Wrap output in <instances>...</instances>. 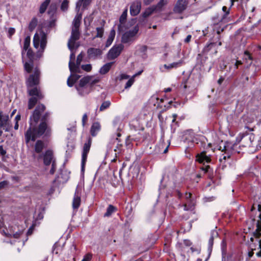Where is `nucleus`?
I'll return each instance as SVG.
<instances>
[{
	"label": "nucleus",
	"mask_w": 261,
	"mask_h": 261,
	"mask_svg": "<svg viewBox=\"0 0 261 261\" xmlns=\"http://www.w3.org/2000/svg\"><path fill=\"white\" fill-rule=\"evenodd\" d=\"M45 106L43 104H39L36 107L30 118V127L25 133V142L28 143L30 141H35L36 138L43 136L48 138L51 135V127L50 124L40 122L38 126V123L40 118V115L45 110Z\"/></svg>",
	"instance_id": "1"
},
{
	"label": "nucleus",
	"mask_w": 261,
	"mask_h": 261,
	"mask_svg": "<svg viewBox=\"0 0 261 261\" xmlns=\"http://www.w3.org/2000/svg\"><path fill=\"white\" fill-rule=\"evenodd\" d=\"M32 73L30 74L26 81V85L29 95L31 96L28 101V109H32L37 101L44 97L40 87V83L41 71L38 67L32 68Z\"/></svg>",
	"instance_id": "2"
},
{
	"label": "nucleus",
	"mask_w": 261,
	"mask_h": 261,
	"mask_svg": "<svg viewBox=\"0 0 261 261\" xmlns=\"http://www.w3.org/2000/svg\"><path fill=\"white\" fill-rule=\"evenodd\" d=\"M41 159H43L45 166L51 165V168L49 172L51 174H54L56 170L57 164L53 151L49 149L46 150L42 154H40L38 156V160Z\"/></svg>",
	"instance_id": "3"
},
{
	"label": "nucleus",
	"mask_w": 261,
	"mask_h": 261,
	"mask_svg": "<svg viewBox=\"0 0 261 261\" xmlns=\"http://www.w3.org/2000/svg\"><path fill=\"white\" fill-rule=\"evenodd\" d=\"M47 43V36L43 31L36 33L33 38V45L35 48H38L39 46L42 52L44 51Z\"/></svg>",
	"instance_id": "4"
},
{
	"label": "nucleus",
	"mask_w": 261,
	"mask_h": 261,
	"mask_svg": "<svg viewBox=\"0 0 261 261\" xmlns=\"http://www.w3.org/2000/svg\"><path fill=\"white\" fill-rule=\"evenodd\" d=\"M138 31V27L135 26L132 30H128L124 33L121 37V42L122 43H128L129 44L133 43L135 40L136 36Z\"/></svg>",
	"instance_id": "5"
},
{
	"label": "nucleus",
	"mask_w": 261,
	"mask_h": 261,
	"mask_svg": "<svg viewBox=\"0 0 261 261\" xmlns=\"http://www.w3.org/2000/svg\"><path fill=\"white\" fill-rule=\"evenodd\" d=\"M89 76L84 77L80 80L79 85L76 87L79 94L82 96L88 94L89 90Z\"/></svg>",
	"instance_id": "6"
},
{
	"label": "nucleus",
	"mask_w": 261,
	"mask_h": 261,
	"mask_svg": "<svg viewBox=\"0 0 261 261\" xmlns=\"http://www.w3.org/2000/svg\"><path fill=\"white\" fill-rule=\"evenodd\" d=\"M91 144L92 139L89 137L87 141L84 144L83 148L81 161V171L83 172L85 170V167L87 162L88 154L89 152Z\"/></svg>",
	"instance_id": "7"
},
{
	"label": "nucleus",
	"mask_w": 261,
	"mask_h": 261,
	"mask_svg": "<svg viewBox=\"0 0 261 261\" xmlns=\"http://www.w3.org/2000/svg\"><path fill=\"white\" fill-rule=\"evenodd\" d=\"M237 146L238 144L237 143H233L231 142H226L223 146H220L218 149L222 152H225V153L232 155L236 152L240 153V151L237 149Z\"/></svg>",
	"instance_id": "8"
},
{
	"label": "nucleus",
	"mask_w": 261,
	"mask_h": 261,
	"mask_svg": "<svg viewBox=\"0 0 261 261\" xmlns=\"http://www.w3.org/2000/svg\"><path fill=\"white\" fill-rule=\"evenodd\" d=\"M84 57L83 52L81 53L77 57L76 63L69 61V68L71 72H81L80 65Z\"/></svg>",
	"instance_id": "9"
},
{
	"label": "nucleus",
	"mask_w": 261,
	"mask_h": 261,
	"mask_svg": "<svg viewBox=\"0 0 261 261\" xmlns=\"http://www.w3.org/2000/svg\"><path fill=\"white\" fill-rule=\"evenodd\" d=\"M123 48L124 45L121 43L114 45L108 52V59L110 60H114L116 59L120 55Z\"/></svg>",
	"instance_id": "10"
},
{
	"label": "nucleus",
	"mask_w": 261,
	"mask_h": 261,
	"mask_svg": "<svg viewBox=\"0 0 261 261\" xmlns=\"http://www.w3.org/2000/svg\"><path fill=\"white\" fill-rule=\"evenodd\" d=\"M80 36L79 29H72L71 35L68 42V47L70 51L73 50L75 42L79 39Z\"/></svg>",
	"instance_id": "11"
},
{
	"label": "nucleus",
	"mask_w": 261,
	"mask_h": 261,
	"mask_svg": "<svg viewBox=\"0 0 261 261\" xmlns=\"http://www.w3.org/2000/svg\"><path fill=\"white\" fill-rule=\"evenodd\" d=\"M188 0H177L173 8V11L177 14L182 13L187 8Z\"/></svg>",
	"instance_id": "12"
},
{
	"label": "nucleus",
	"mask_w": 261,
	"mask_h": 261,
	"mask_svg": "<svg viewBox=\"0 0 261 261\" xmlns=\"http://www.w3.org/2000/svg\"><path fill=\"white\" fill-rule=\"evenodd\" d=\"M254 138V135L252 134L242 135L240 141H242V145L244 146L252 147Z\"/></svg>",
	"instance_id": "13"
},
{
	"label": "nucleus",
	"mask_w": 261,
	"mask_h": 261,
	"mask_svg": "<svg viewBox=\"0 0 261 261\" xmlns=\"http://www.w3.org/2000/svg\"><path fill=\"white\" fill-rule=\"evenodd\" d=\"M27 51V56L28 58L29 59V60H30L31 63L25 62V63L24 64V68L25 70L28 73H31L32 70L33 68V63L32 60L34 58V53L31 48L28 49Z\"/></svg>",
	"instance_id": "14"
},
{
	"label": "nucleus",
	"mask_w": 261,
	"mask_h": 261,
	"mask_svg": "<svg viewBox=\"0 0 261 261\" xmlns=\"http://www.w3.org/2000/svg\"><path fill=\"white\" fill-rule=\"evenodd\" d=\"M89 58L96 59L102 54V50L99 48L91 47L87 50Z\"/></svg>",
	"instance_id": "15"
},
{
	"label": "nucleus",
	"mask_w": 261,
	"mask_h": 261,
	"mask_svg": "<svg viewBox=\"0 0 261 261\" xmlns=\"http://www.w3.org/2000/svg\"><path fill=\"white\" fill-rule=\"evenodd\" d=\"M141 4L139 1L134 2L130 7V13L132 16L137 15L141 10Z\"/></svg>",
	"instance_id": "16"
},
{
	"label": "nucleus",
	"mask_w": 261,
	"mask_h": 261,
	"mask_svg": "<svg viewBox=\"0 0 261 261\" xmlns=\"http://www.w3.org/2000/svg\"><path fill=\"white\" fill-rule=\"evenodd\" d=\"M81 192L76 188L72 201V207L74 209H77L81 204Z\"/></svg>",
	"instance_id": "17"
},
{
	"label": "nucleus",
	"mask_w": 261,
	"mask_h": 261,
	"mask_svg": "<svg viewBox=\"0 0 261 261\" xmlns=\"http://www.w3.org/2000/svg\"><path fill=\"white\" fill-rule=\"evenodd\" d=\"M196 161L199 163H202L204 165L205 163H210L211 160L210 156L206 155V152L205 151H203L196 155Z\"/></svg>",
	"instance_id": "18"
},
{
	"label": "nucleus",
	"mask_w": 261,
	"mask_h": 261,
	"mask_svg": "<svg viewBox=\"0 0 261 261\" xmlns=\"http://www.w3.org/2000/svg\"><path fill=\"white\" fill-rule=\"evenodd\" d=\"M243 60L247 65L246 67L248 68L252 64L253 61V58L251 54H250L248 50H245L244 51L243 56Z\"/></svg>",
	"instance_id": "19"
},
{
	"label": "nucleus",
	"mask_w": 261,
	"mask_h": 261,
	"mask_svg": "<svg viewBox=\"0 0 261 261\" xmlns=\"http://www.w3.org/2000/svg\"><path fill=\"white\" fill-rule=\"evenodd\" d=\"M216 42H210L206 44V45L203 48L202 53L204 54H206L209 53L211 50L213 49L214 52L213 54L215 55L217 53V47H216Z\"/></svg>",
	"instance_id": "20"
},
{
	"label": "nucleus",
	"mask_w": 261,
	"mask_h": 261,
	"mask_svg": "<svg viewBox=\"0 0 261 261\" xmlns=\"http://www.w3.org/2000/svg\"><path fill=\"white\" fill-rule=\"evenodd\" d=\"M101 129V125L98 122L92 123L90 128V134L92 137H95Z\"/></svg>",
	"instance_id": "21"
},
{
	"label": "nucleus",
	"mask_w": 261,
	"mask_h": 261,
	"mask_svg": "<svg viewBox=\"0 0 261 261\" xmlns=\"http://www.w3.org/2000/svg\"><path fill=\"white\" fill-rule=\"evenodd\" d=\"M71 74L70 76L68 78L67 84L69 87H72L74 85V84L76 82L77 80H78L80 75H79L75 74L76 72H71Z\"/></svg>",
	"instance_id": "22"
},
{
	"label": "nucleus",
	"mask_w": 261,
	"mask_h": 261,
	"mask_svg": "<svg viewBox=\"0 0 261 261\" xmlns=\"http://www.w3.org/2000/svg\"><path fill=\"white\" fill-rule=\"evenodd\" d=\"M218 237V233L215 231H212L211 233V237L208 240V251L210 254L212 252L213 246L214 244V240L215 237Z\"/></svg>",
	"instance_id": "23"
},
{
	"label": "nucleus",
	"mask_w": 261,
	"mask_h": 261,
	"mask_svg": "<svg viewBox=\"0 0 261 261\" xmlns=\"http://www.w3.org/2000/svg\"><path fill=\"white\" fill-rule=\"evenodd\" d=\"M45 147V144L43 141L40 140H37L34 146L35 151L37 153H40Z\"/></svg>",
	"instance_id": "24"
},
{
	"label": "nucleus",
	"mask_w": 261,
	"mask_h": 261,
	"mask_svg": "<svg viewBox=\"0 0 261 261\" xmlns=\"http://www.w3.org/2000/svg\"><path fill=\"white\" fill-rule=\"evenodd\" d=\"M30 41L31 38L30 36H27L25 38L23 48L21 51V56L22 59L23 58L25 51H26L28 49L30 48Z\"/></svg>",
	"instance_id": "25"
},
{
	"label": "nucleus",
	"mask_w": 261,
	"mask_h": 261,
	"mask_svg": "<svg viewBox=\"0 0 261 261\" xmlns=\"http://www.w3.org/2000/svg\"><path fill=\"white\" fill-rule=\"evenodd\" d=\"M183 64V60H180L178 62H173L169 65L165 64L164 67L167 70H171L172 68H176L181 66Z\"/></svg>",
	"instance_id": "26"
},
{
	"label": "nucleus",
	"mask_w": 261,
	"mask_h": 261,
	"mask_svg": "<svg viewBox=\"0 0 261 261\" xmlns=\"http://www.w3.org/2000/svg\"><path fill=\"white\" fill-rule=\"evenodd\" d=\"M42 113H42L40 115V122H43L46 124H50L49 121L50 119L51 113L47 111L42 115Z\"/></svg>",
	"instance_id": "27"
},
{
	"label": "nucleus",
	"mask_w": 261,
	"mask_h": 261,
	"mask_svg": "<svg viewBox=\"0 0 261 261\" xmlns=\"http://www.w3.org/2000/svg\"><path fill=\"white\" fill-rule=\"evenodd\" d=\"M89 90L90 91L92 87H93L96 84L99 82L100 79L99 77H94L92 76H89Z\"/></svg>",
	"instance_id": "28"
},
{
	"label": "nucleus",
	"mask_w": 261,
	"mask_h": 261,
	"mask_svg": "<svg viewBox=\"0 0 261 261\" xmlns=\"http://www.w3.org/2000/svg\"><path fill=\"white\" fill-rule=\"evenodd\" d=\"M9 121V116L8 114H4L0 112V127L3 126Z\"/></svg>",
	"instance_id": "29"
},
{
	"label": "nucleus",
	"mask_w": 261,
	"mask_h": 261,
	"mask_svg": "<svg viewBox=\"0 0 261 261\" xmlns=\"http://www.w3.org/2000/svg\"><path fill=\"white\" fill-rule=\"evenodd\" d=\"M113 62H110L105 64L99 70V73L101 74H105L108 73L111 69Z\"/></svg>",
	"instance_id": "30"
},
{
	"label": "nucleus",
	"mask_w": 261,
	"mask_h": 261,
	"mask_svg": "<svg viewBox=\"0 0 261 261\" xmlns=\"http://www.w3.org/2000/svg\"><path fill=\"white\" fill-rule=\"evenodd\" d=\"M115 36V31L114 30H112L110 31V34L109 35L108 38L107 39L106 44V47H108L109 46H110L113 42L114 38Z\"/></svg>",
	"instance_id": "31"
},
{
	"label": "nucleus",
	"mask_w": 261,
	"mask_h": 261,
	"mask_svg": "<svg viewBox=\"0 0 261 261\" xmlns=\"http://www.w3.org/2000/svg\"><path fill=\"white\" fill-rule=\"evenodd\" d=\"M50 2V0H45L44 2H43L41 4V5H40V7L39 8L40 13L43 14L45 12Z\"/></svg>",
	"instance_id": "32"
},
{
	"label": "nucleus",
	"mask_w": 261,
	"mask_h": 261,
	"mask_svg": "<svg viewBox=\"0 0 261 261\" xmlns=\"http://www.w3.org/2000/svg\"><path fill=\"white\" fill-rule=\"evenodd\" d=\"M117 208L116 207L113 205L110 204L108 206L107 208V212L104 215L105 217H109L114 212L116 211Z\"/></svg>",
	"instance_id": "33"
},
{
	"label": "nucleus",
	"mask_w": 261,
	"mask_h": 261,
	"mask_svg": "<svg viewBox=\"0 0 261 261\" xmlns=\"http://www.w3.org/2000/svg\"><path fill=\"white\" fill-rule=\"evenodd\" d=\"M38 23V19L36 17L32 18L29 25V30L30 32L33 31L36 27Z\"/></svg>",
	"instance_id": "34"
},
{
	"label": "nucleus",
	"mask_w": 261,
	"mask_h": 261,
	"mask_svg": "<svg viewBox=\"0 0 261 261\" xmlns=\"http://www.w3.org/2000/svg\"><path fill=\"white\" fill-rule=\"evenodd\" d=\"M223 20L224 19L222 17H220L219 15L217 14L212 18V23L214 25H219Z\"/></svg>",
	"instance_id": "35"
},
{
	"label": "nucleus",
	"mask_w": 261,
	"mask_h": 261,
	"mask_svg": "<svg viewBox=\"0 0 261 261\" xmlns=\"http://www.w3.org/2000/svg\"><path fill=\"white\" fill-rule=\"evenodd\" d=\"M200 169L204 171V173H208L210 178H211V174L213 173V169L210 166H202Z\"/></svg>",
	"instance_id": "36"
},
{
	"label": "nucleus",
	"mask_w": 261,
	"mask_h": 261,
	"mask_svg": "<svg viewBox=\"0 0 261 261\" xmlns=\"http://www.w3.org/2000/svg\"><path fill=\"white\" fill-rule=\"evenodd\" d=\"M156 11V7H153L152 6L150 8H148L146 10L145 12L143 13V16L144 17H147L150 15L154 11Z\"/></svg>",
	"instance_id": "37"
},
{
	"label": "nucleus",
	"mask_w": 261,
	"mask_h": 261,
	"mask_svg": "<svg viewBox=\"0 0 261 261\" xmlns=\"http://www.w3.org/2000/svg\"><path fill=\"white\" fill-rule=\"evenodd\" d=\"M231 155L229 154L228 153H225V152L223 153L219 159V162L223 164L224 163L226 159H229Z\"/></svg>",
	"instance_id": "38"
},
{
	"label": "nucleus",
	"mask_w": 261,
	"mask_h": 261,
	"mask_svg": "<svg viewBox=\"0 0 261 261\" xmlns=\"http://www.w3.org/2000/svg\"><path fill=\"white\" fill-rule=\"evenodd\" d=\"M97 34L95 36L96 38H101L103 36L104 29L103 27H98L96 28Z\"/></svg>",
	"instance_id": "39"
},
{
	"label": "nucleus",
	"mask_w": 261,
	"mask_h": 261,
	"mask_svg": "<svg viewBox=\"0 0 261 261\" xmlns=\"http://www.w3.org/2000/svg\"><path fill=\"white\" fill-rule=\"evenodd\" d=\"M68 4L69 2L68 0L63 1L61 5V10H62L63 11H67L68 8Z\"/></svg>",
	"instance_id": "40"
},
{
	"label": "nucleus",
	"mask_w": 261,
	"mask_h": 261,
	"mask_svg": "<svg viewBox=\"0 0 261 261\" xmlns=\"http://www.w3.org/2000/svg\"><path fill=\"white\" fill-rule=\"evenodd\" d=\"M111 105V103L109 101H104L101 105L100 107V111H104L105 110L107 109V108H108Z\"/></svg>",
	"instance_id": "41"
},
{
	"label": "nucleus",
	"mask_w": 261,
	"mask_h": 261,
	"mask_svg": "<svg viewBox=\"0 0 261 261\" xmlns=\"http://www.w3.org/2000/svg\"><path fill=\"white\" fill-rule=\"evenodd\" d=\"M127 17V10H125L121 14L119 18V22L120 23L123 24L125 22Z\"/></svg>",
	"instance_id": "42"
},
{
	"label": "nucleus",
	"mask_w": 261,
	"mask_h": 261,
	"mask_svg": "<svg viewBox=\"0 0 261 261\" xmlns=\"http://www.w3.org/2000/svg\"><path fill=\"white\" fill-rule=\"evenodd\" d=\"M221 24H219V25H214V30L216 31L217 33L219 35L221 32H222L224 30V27H221Z\"/></svg>",
	"instance_id": "43"
},
{
	"label": "nucleus",
	"mask_w": 261,
	"mask_h": 261,
	"mask_svg": "<svg viewBox=\"0 0 261 261\" xmlns=\"http://www.w3.org/2000/svg\"><path fill=\"white\" fill-rule=\"evenodd\" d=\"M231 7H229V8H227L226 6H223L222 7V11L224 13V14L222 16V17L225 19L227 16L229 14L230 9Z\"/></svg>",
	"instance_id": "44"
},
{
	"label": "nucleus",
	"mask_w": 261,
	"mask_h": 261,
	"mask_svg": "<svg viewBox=\"0 0 261 261\" xmlns=\"http://www.w3.org/2000/svg\"><path fill=\"white\" fill-rule=\"evenodd\" d=\"M81 68L87 71V72H89L92 69V66L91 64H86V65H82L81 66Z\"/></svg>",
	"instance_id": "45"
},
{
	"label": "nucleus",
	"mask_w": 261,
	"mask_h": 261,
	"mask_svg": "<svg viewBox=\"0 0 261 261\" xmlns=\"http://www.w3.org/2000/svg\"><path fill=\"white\" fill-rule=\"evenodd\" d=\"M1 127L3 128V129L5 130V132H9L12 127V125L10 124V121H9L8 123L5 124L3 126H2Z\"/></svg>",
	"instance_id": "46"
},
{
	"label": "nucleus",
	"mask_w": 261,
	"mask_h": 261,
	"mask_svg": "<svg viewBox=\"0 0 261 261\" xmlns=\"http://www.w3.org/2000/svg\"><path fill=\"white\" fill-rule=\"evenodd\" d=\"M165 5L164 0H161L160 2L156 6H153V7H156V11L160 10L163 6Z\"/></svg>",
	"instance_id": "47"
},
{
	"label": "nucleus",
	"mask_w": 261,
	"mask_h": 261,
	"mask_svg": "<svg viewBox=\"0 0 261 261\" xmlns=\"http://www.w3.org/2000/svg\"><path fill=\"white\" fill-rule=\"evenodd\" d=\"M9 182L7 180H4L0 182V190L5 189L9 185Z\"/></svg>",
	"instance_id": "48"
},
{
	"label": "nucleus",
	"mask_w": 261,
	"mask_h": 261,
	"mask_svg": "<svg viewBox=\"0 0 261 261\" xmlns=\"http://www.w3.org/2000/svg\"><path fill=\"white\" fill-rule=\"evenodd\" d=\"M80 24H81L80 21L74 19V20L73 21V27L72 28V29H79Z\"/></svg>",
	"instance_id": "49"
},
{
	"label": "nucleus",
	"mask_w": 261,
	"mask_h": 261,
	"mask_svg": "<svg viewBox=\"0 0 261 261\" xmlns=\"http://www.w3.org/2000/svg\"><path fill=\"white\" fill-rule=\"evenodd\" d=\"M4 227V218L2 215V211L0 210V230Z\"/></svg>",
	"instance_id": "50"
},
{
	"label": "nucleus",
	"mask_w": 261,
	"mask_h": 261,
	"mask_svg": "<svg viewBox=\"0 0 261 261\" xmlns=\"http://www.w3.org/2000/svg\"><path fill=\"white\" fill-rule=\"evenodd\" d=\"M230 7H232L235 3L237 4L238 6H240L242 5L243 0H230Z\"/></svg>",
	"instance_id": "51"
},
{
	"label": "nucleus",
	"mask_w": 261,
	"mask_h": 261,
	"mask_svg": "<svg viewBox=\"0 0 261 261\" xmlns=\"http://www.w3.org/2000/svg\"><path fill=\"white\" fill-rule=\"evenodd\" d=\"M15 32V29L13 28H10L8 31V36L9 38H11Z\"/></svg>",
	"instance_id": "52"
},
{
	"label": "nucleus",
	"mask_w": 261,
	"mask_h": 261,
	"mask_svg": "<svg viewBox=\"0 0 261 261\" xmlns=\"http://www.w3.org/2000/svg\"><path fill=\"white\" fill-rule=\"evenodd\" d=\"M92 258V254L90 253H88L86 254L82 261H90Z\"/></svg>",
	"instance_id": "53"
},
{
	"label": "nucleus",
	"mask_w": 261,
	"mask_h": 261,
	"mask_svg": "<svg viewBox=\"0 0 261 261\" xmlns=\"http://www.w3.org/2000/svg\"><path fill=\"white\" fill-rule=\"evenodd\" d=\"M88 120V115L87 114H84V115L83 116V118H82V125L83 126H85L86 122Z\"/></svg>",
	"instance_id": "54"
},
{
	"label": "nucleus",
	"mask_w": 261,
	"mask_h": 261,
	"mask_svg": "<svg viewBox=\"0 0 261 261\" xmlns=\"http://www.w3.org/2000/svg\"><path fill=\"white\" fill-rule=\"evenodd\" d=\"M134 80L131 79H129L126 83L125 88H127L130 87L133 84Z\"/></svg>",
	"instance_id": "55"
},
{
	"label": "nucleus",
	"mask_w": 261,
	"mask_h": 261,
	"mask_svg": "<svg viewBox=\"0 0 261 261\" xmlns=\"http://www.w3.org/2000/svg\"><path fill=\"white\" fill-rule=\"evenodd\" d=\"M114 150L118 153H120L122 151V145L118 143L116 146V148Z\"/></svg>",
	"instance_id": "56"
},
{
	"label": "nucleus",
	"mask_w": 261,
	"mask_h": 261,
	"mask_svg": "<svg viewBox=\"0 0 261 261\" xmlns=\"http://www.w3.org/2000/svg\"><path fill=\"white\" fill-rule=\"evenodd\" d=\"M92 0H81L83 2V7L85 8L91 2Z\"/></svg>",
	"instance_id": "57"
},
{
	"label": "nucleus",
	"mask_w": 261,
	"mask_h": 261,
	"mask_svg": "<svg viewBox=\"0 0 261 261\" xmlns=\"http://www.w3.org/2000/svg\"><path fill=\"white\" fill-rule=\"evenodd\" d=\"M184 244L186 246H190L192 245V243L189 240H184Z\"/></svg>",
	"instance_id": "58"
},
{
	"label": "nucleus",
	"mask_w": 261,
	"mask_h": 261,
	"mask_svg": "<svg viewBox=\"0 0 261 261\" xmlns=\"http://www.w3.org/2000/svg\"><path fill=\"white\" fill-rule=\"evenodd\" d=\"M56 9V6H54L53 4H51L49 10L48 11V14H51L53 11H54Z\"/></svg>",
	"instance_id": "59"
},
{
	"label": "nucleus",
	"mask_w": 261,
	"mask_h": 261,
	"mask_svg": "<svg viewBox=\"0 0 261 261\" xmlns=\"http://www.w3.org/2000/svg\"><path fill=\"white\" fill-rule=\"evenodd\" d=\"M147 49V47L146 45L142 46L140 48V51L141 53H145Z\"/></svg>",
	"instance_id": "60"
},
{
	"label": "nucleus",
	"mask_w": 261,
	"mask_h": 261,
	"mask_svg": "<svg viewBox=\"0 0 261 261\" xmlns=\"http://www.w3.org/2000/svg\"><path fill=\"white\" fill-rule=\"evenodd\" d=\"M21 233H22L21 231H17L15 233L13 234V237L15 238H19V237Z\"/></svg>",
	"instance_id": "61"
},
{
	"label": "nucleus",
	"mask_w": 261,
	"mask_h": 261,
	"mask_svg": "<svg viewBox=\"0 0 261 261\" xmlns=\"http://www.w3.org/2000/svg\"><path fill=\"white\" fill-rule=\"evenodd\" d=\"M243 64L242 62L240 60H237L234 66L236 69L238 68L239 65H241Z\"/></svg>",
	"instance_id": "62"
},
{
	"label": "nucleus",
	"mask_w": 261,
	"mask_h": 261,
	"mask_svg": "<svg viewBox=\"0 0 261 261\" xmlns=\"http://www.w3.org/2000/svg\"><path fill=\"white\" fill-rule=\"evenodd\" d=\"M82 15L81 13H80V14H77L74 19H76V20H79L80 21H81V20H82Z\"/></svg>",
	"instance_id": "63"
},
{
	"label": "nucleus",
	"mask_w": 261,
	"mask_h": 261,
	"mask_svg": "<svg viewBox=\"0 0 261 261\" xmlns=\"http://www.w3.org/2000/svg\"><path fill=\"white\" fill-rule=\"evenodd\" d=\"M191 195H192L191 193H186L185 194V198L188 200H190L191 198Z\"/></svg>",
	"instance_id": "64"
}]
</instances>
